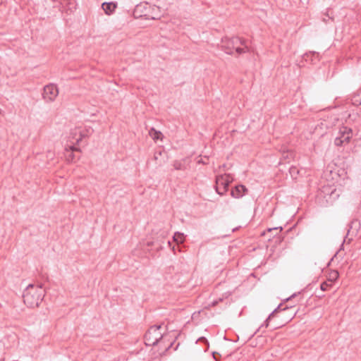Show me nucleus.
Listing matches in <instances>:
<instances>
[{
	"label": "nucleus",
	"instance_id": "nucleus-24",
	"mask_svg": "<svg viewBox=\"0 0 361 361\" xmlns=\"http://www.w3.org/2000/svg\"><path fill=\"white\" fill-rule=\"evenodd\" d=\"M300 292H299V293H294V294H293L290 297H289L288 298H286V301H288V300H291L292 298H293L296 297L298 295H300Z\"/></svg>",
	"mask_w": 361,
	"mask_h": 361
},
{
	"label": "nucleus",
	"instance_id": "nucleus-17",
	"mask_svg": "<svg viewBox=\"0 0 361 361\" xmlns=\"http://www.w3.org/2000/svg\"><path fill=\"white\" fill-rule=\"evenodd\" d=\"M282 229H283L282 227H275V228H268L267 232L271 233V234H272V235H269L268 240H270L271 237H274L276 235H278L282 231Z\"/></svg>",
	"mask_w": 361,
	"mask_h": 361
},
{
	"label": "nucleus",
	"instance_id": "nucleus-31",
	"mask_svg": "<svg viewBox=\"0 0 361 361\" xmlns=\"http://www.w3.org/2000/svg\"><path fill=\"white\" fill-rule=\"evenodd\" d=\"M152 243H153L152 242H148V243H147V245H148V246H150V245H152Z\"/></svg>",
	"mask_w": 361,
	"mask_h": 361
},
{
	"label": "nucleus",
	"instance_id": "nucleus-9",
	"mask_svg": "<svg viewBox=\"0 0 361 361\" xmlns=\"http://www.w3.org/2000/svg\"><path fill=\"white\" fill-rule=\"evenodd\" d=\"M167 157V152L164 149H159L154 152V159L159 166L166 162Z\"/></svg>",
	"mask_w": 361,
	"mask_h": 361
},
{
	"label": "nucleus",
	"instance_id": "nucleus-28",
	"mask_svg": "<svg viewBox=\"0 0 361 361\" xmlns=\"http://www.w3.org/2000/svg\"><path fill=\"white\" fill-rule=\"evenodd\" d=\"M360 101H361V99L360 100H358L357 99L355 98L354 104H355V103H358L359 104Z\"/></svg>",
	"mask_w": 361,
	"mask_h": 361
},
{
	"label": "nucleus",
	"instance_id": "nucleus-25",
	"mask_svg": "<svg viewBox=\"0 0 361 361\" xmlns=\"http://www.w3.org/2000/svg\"><path fill=\"white\" fill-rule=\"evenodd\" d=\"M212 355H213V357H214V358L215 360H216V359H217V357H218V356H219V357L220 356L219 353H216V352H214V353H212Z\"/></svg>",
	"mask_w": 361,
	"mask_h": 361
},
{
	"label": "nucleus",
	"instance_id": "nucleus-27",
	"mask_svg": "<svg viewBox=\"0 0 361 361\" xmlns=\"http://www.w3.org/2000/svg\"><path fill=\"white\" fill-rule=\"evenodd\" d=\"M200 340H202V341H205V342L208 343V341H207V340L205 338V337H202V338H200Z\"/></svg>",
	"mask_w": 361,
	"mask_h": 361
},
{
	"label": "nucleus",
	"instance_id": "nucleus-21",
	"mask_svg": "<svg viewBox=\"0 0 361 361\" xmlns=\"http://www.w3.org/2000/svg\"><path fill=\"white\" fill-rule=\"evenodd\" d=\"M331 286V284L328 283L326 281H324L321 283L320 288L322 291H326Z\"/></svg>",
	"mask_w": 361,
	"mask_h": 361
},
{
	"label": "nucleus",
	"instance_id": "nucleus-11",
	"mask_svg": "<svg viewBox=\"0 0 361 361\" xmlns=\"http://www.w3.org/2000/svg\"><path fill=\"white\" fill-rule=\"evenodd\" d=\"M247 191V190L245 185H238L232 189L231 194L235 198H240L245 195Z\"/></svg>",
	"mask_w": 361,
	"mask_h": 361
},
{
	"label": "nucleus",
	"instance_id": "nucleus-6",
	"mask_svg": "<svg viewBox=\"0 0 361 361\" xmlns=\"http://www.w3.org/2000/svg\"><path fill=\"white\" fill-rule=\"evenodd\" d=\"M339 136L336 137L334 144L336 146H342L343 143H348L352 137V129L347 126H342L339 130Z\"/></svg>",
	"mask_w": 361,
	"mask_h": 361
},
{
	"label": "nucleus",
	"instance_id": "nucleus-22",
	"mask_svg": "<svg viewBox=\"0 0 361 361\" xmlns=\"http://www.w3.org/2000/svg\"><path fill=\"white\" fill-rule=\"evenodd\" d=\"M310 55H311V56H314H314H317V57L319 54H318V53H317V52H315V51L310 52V54H305L304 55V56H303V57H304V59H305V60L307 61V58L309 57V56H310Z\"/></svg>",
	"mask_w": 361,
	"mask_h": 361
},
{
	"label": "nucleus",
	"instance_id": "nucleus-5",
	"mask_svg": "<svg viewBox=\"0 0 361 361\" xmlns=\"http://www.w3.org/2000/svg\"><path fill=\"white\" fill-rule=\"evenodd\" d=\"M233 178L230 174L217 176L216 178V191L218 194L222 195L228 189Z\"/></svg>",
	"mask_w": 361,
	"mask_h": 361
},
{
	"label": "nucleus",
	"instance_id": "nucleus-15",
	"mask_svg": "<svg viewBox=\"0 0 361 361\" xmlns=\"http://www.w3.org/2000/svg\"><path fill=\"white\" fill-rule=\"evenodd\" d=\"M338 276L339 273L337 270H330L327 276V279L329 281L334 282L338 279Z\"/></svg>",
	"mask_w": 361,
	"mask_h": 361
},
{
	"label": "nucleus",
	"instance_id": "nucleus-10",
	"mask_svg": "<svg viewBox=\"0 0 361 361\" xmlns=\"http://www.w3.org/2000/svg\"><path fill=\"white\" fill-rule=\"evenodd\" d=\"M93 130L91 128L85 129H75L74 135H79V137L76 138V143H79L83 138L89 137L92 135Z\"/></svg>",
	"mask_w": 361,
	"mask_h": 361
},
{
	"label": "nucleus",
	"instance_id": "nucleus-16",
	"mask_svg": "<svg viewBox=\"0 0 361 361\" xmlns=\"http://www.w3.org/2000/svg\"><path fill=\"white\" fill-rule=\"evenodd\" d=\"M71 152L69 153V154L67 156V159L68 161H75L76 159H75V156L74 154V152L77 151V152H80V149L74 147V146H72L71 147ZM79 158L78 157L77 159H78Z\"/></svg>",
	"mask_w": 361,
	"mask_h": 361
},
{
	"label": "nucleus",
	"instance_id": "nucleus-14",
	"mask_svg": "<svg viewBox=\"0 0 361 361\" xmlns=\"http://www.w3.org/2000/svg\"><path fill=\"white\" fill-rule=\"evenodd\" d=\"M295 157V152L292 150H286L283 151L281 153V159H283L284 161H287L288 162L290 161V160L293 159Z\"/></svg>",
	"mask_w": 361,
	"mask_h": 361
},
{
	"label": "nucleus",
	"instance_id": "nucleus-32",
	"mask_svg": "<svg viewBox=\"0 0 361 361\" xmlns=\"http://www.w3.org/2000/svg\"><path fill=\"white\" fill-rule=\"evenodd\" d=\"M258 247H254L252 249V251H255Z\"/></svg>",
	"mask_w": 361,
	"mask_h": 361
},
{
	"label": "nucleus",
	"instance_id": "nucleus-34",
	"mask_svg": "<svg viewBox=\"0 0 361 361\" xmlns=\"http://www.w3.org/2000/svg\"><path fill=\"white\" fill-rule=\"evenodd\" d=\"M359 104H361V101L359 102Z\"/></svg>",
	"mask_w": 361,
	"mask_h": 361
},
{
	"label": "nucleus",
	"instance_id": "nucleus-4",
	"mask_svg": "<svg viewBox=\"0 0 361 361\" xmlns=\"http://www.w3.org/2000/svg\"><path fill=\"white\" fill-rule=\"evenodd\" d=\"M161 325L151 326L144 336L145 343L148 346H154L158 344L163 338V335L159 331Z\"/></svg>",
	"mask_w": 361,
	"mask_h": 361
},
{
	"label": "nucleus",
	"instance_id": "nucleus-7",
	"mask_svg": "<svg viewBox=\"0 0 361 361\" xmlns=\"http://www.w3.org/2000/svg\"><path fill=\"white\" fill-rule=\"evenodd\" d=\"M59 94V90L56 85L49 84L44 87L42 97L47 102H54Z\"/></svg>",
	"mask_w": 361,
	"mask_h": 361
},
{
	"label": "nucleus",
	"instance_id": "nucleus-19",
	"mask_svg": "<svg viewBox=\"0 0 361 361\" xmlns=\"http://www.w3.org/2000/svg\"><path fill=\"white\" fill-rule=\"evenodd\" d=\"M149 135L154 140H157L161 139L162 136V133L160 131H157L154 130V128H152L149 131Z\"/></svg>",
	"mask_w": 361,
	"mask_h": 361
},
{
	"label": "nucleus",
	"instance_id": "nucleus-13",
	"mask_svg": "<svg viewBox=\"0 0 361 361\" xmlns=\"http://www.w3.org/2000/svg\"><path fill=\"white\" fill-rule=\"evenodd\" d=\"M281 306H282V304H280L269 316L267 318V319L265 320L264 323H265V326L266 327H268L269 326V321L271 319L272 317H274V315L280 312L281 310H286L288 309V307L286 306V307L281 309Z\"/></svg>",
	"mask_w": 361,
	"mask_h": 361
},
{
	"label": "nucleus",
	"instance_id": "nucleus-30",
	"mask_svg": "<svg viewBox=\"0 0 361 361\" xmlns=\"http://www.w3.org/2000/svg\"><path fill=\"white\" fill-rule=\"evenodd\" d=\"M173 343H171L169 347L166 349V350H168L171 346H172Z\"/></svg>",
	"mask_w": 361,
	"mask_h": 361
},
{
	"label": "nucleus",
	"instance_id": "nucleus-29",
	"mask_svg": "<svg viewBox=\"0 0 361 361\" xmlns=\"http://www.w3.org/2000/svg\"><path fill=\"white\" fill-rule=\"evenodd\" d=\"M250 341H251V343H250V345H252V342H253L252 336L251 337H250Z\"/></svg>",
	"mask_w": 361,
	"mask_h": 361
},
{
	"label": "nucleus",
	"instance_id": "nucleus-1",
	"mask_svg": "<svg viewBox=\"0 0 361 361\" xmlns=\"http://www.w3.org/2000/svg\"><path fill=\"white\" fill-rule=\"evenodd\" d=\"M44 295L45 291L42 285L29 284L23 292V302L27 307L35 308L39 307Z\"/></svg>",
	"mask_w": 361,
	"mask_h": 361
},
{
	"label": "nucleus",
	"instance_id": "nucleus-20",
	"mask_svg": "<svg viewBox=\"0 0 361 361\" xmlns=\"http://www.w3.org/2000/svg\"><path fill=\"white\" fill-rule=\"evenodd\" d=\"M176 170H185V166L180 161L176 160L173 164Z\"/></svg>",
	"mask_w": 361,
	"mask_h": 361
},
{
	"label": "nucleus",
	"instance_id": "nucleus-23",
	"mask_svg": "<svg viewBox=\"0 0 361 361\" xmlns=\"http://www.w3.org/2000/svg\"><path fill=\"white\" fill-rule=\"evenodd\" d=\"M290 173L292 175L293 173H298V171L296 167L291 166L290 168Z\"/></svg>",
	"mask_w": 361,
	"mask_h": 361
},
{
	"label": "nucleus",
	"instance_id": "nucleus-12",
	"mask_svg": "<svg viewBox=\"0 0 361 361\" xmlns=\"http://www.w3.org/2000/svg\"><path fill=\"white\" fill-rule=\"evenodd\" d=\"M116 7V4L114 2H104L102 4V9L107 15L112 14L114 12Z\"/></svg>",
	"mask_w": 361,
	"mask_h": 361
},
{
	"label": "nucleus",
	"instance_id": "nucleus-18",
	"mask_svg": "<svg viewBox=\"0 0 361 361\" xmlns=\"http://www.w3.org/2000/svg\"><path fill=\"white\" fill-rule=\"evenodd\" d=\"M173 239L176 243H183L185 240L184 234L180 232H176L173 235Z\"/></svg>",
	"mask_w": 361,
	"mask_h": 361
},
{
	"label": "nucleus",
	"instance_id": "nucleus-33",
	"mask_svg": "<svg viewBox=\"0 0 361 361\" xmlns=\"http://www.w3.org/2000/svg\"><path fill=\"white\" fill-rule=\"evenodd\" d=\"M250 276H255V274L252 273V274H251Z\"/></svg>",
	"mask_w": 361,
	"mask_h": 361
},
{
	"label": "nucleus",
	"instance_id": "nucleus-8",
	"mask_svg": "<svg viewBox=\"0 0 361 361\" xmlns=\"http://www.w3.org/2000/svg\"><path fill=\"white\" fill-rule=\"evenodd\" d=\"M360 222L357 219H353L350 221L349 224V228L348 230V233L346 234L345 238L344 241L348 239V243H350V241L353 240L352 238H348V235H356L360 230Z\"/></svg>",
	"mask_w": 361,
	"mask_h": 361
},
{
	"label": "nucleus",
	"instance_id": "nucleus-26",
	"mask_svg": "<svg viewBox=\"0 0 361 361\" xmlns=\"http://www.w3.org/2000/svg\"><path fill=\"white\" fill-rule=\"evenodd\" d=\"M265 234H266L265 233V231H262L259 232V235L260 236H264V235H265Z\"/></svg>",
	"mask_w": 361,
	"mask_h": 361
},
{
	"label": "nucleus",
	"instance_id": "nucleus-2",
	"mask_svg": "<svg viewBox=\"0 0 361 361\" xmlns=\"http://www.w3.org/2000/svg\"><path fill=\"white\" fill-rule=\"evenodd\" d=\"M245 40H242L238 37H226L222 38L221 42V48L227 54H233L234 51L240 54L244 52V49L241 48V45H244Z\"/></svg>",
	"mask_w": 361,
	"mask_h": 361
},
{
	"label": "nucleus",
	"instance_id": "nucleus-3",
	"mask_svg": "<svg viewBox=\"0 0 361 361\" xmlns=\"http://www.w3.org/2000/svg\"><path fill=\"white\" fill-rule=\"evenodd\" d=\"M158 8L155 6H152L146 1L137 4L133 11V16L135 18H145V19H157L158 16L153 14V11Z\"/></svg>",
	"mask_w": 361,
	"mask_h": 361
}]
</instances>
